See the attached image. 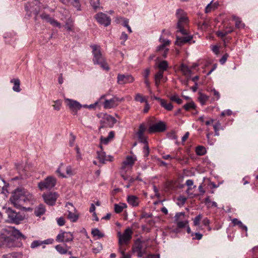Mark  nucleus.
<instances>
[{
	"label": "nucleus",
	"mask_w": 258,
	"mask_h": 258,
	"mask_svg": "<svg viewBox=\"0 0 258 258\" xmlns=\"http://www.w3.org/2000/svg\"><path fill=\"white\" fill-rule=\"evenodd\" d=\"M26 239V237L14 227L3 229L0 232V247L5 245L7 247H21L23 245L19 238Z\"/></svg>",
	"instance_id": "f257e3e1"
},
{
	"label": "nucleus",
	"mask_w": 258,
	"mask_h": 258,
	"mask_svg": "<svg viewBox=\"0 0 258 258\" xmlns=\"http://www.w3.org/2000/svg\"><path fill=\"white\" fill-rule=\"evenodd\" d=\"M10 200L17 209L31 210L30 208L26 209L23 206L32 202L34 200V197L32 194L24 189L17 188L12 192Z\"/></svg>",
	"instance_id": "f03ea898"
},
{
	"label": "nucleus",
	"mask_w": 258,
	"mask_h": 258,
	"mask_svg": "<svg viewBox=\"0 0 258 258\" xmlns=\"http://www.w3.org/2000/svg\"><path fill=\"white\" fill-rule=\"evenodd\" d=\"M92 49L93 62L95 64H99L100 67L106 71L110 70L106 59L103 56L101 51V47L99 45L93 44L91 45Z\"/></svg>",
	"instance_id": "7ed1b4c3"
},
{
	"label": "nucleus",
	"mask_w": 258,
	"mask_h": 258,
	"mask_svg": "<svg viewBox=\"0 0 258 258\" xmlns=\"http://www.w3.org/2000/svg\"><path fill=\"white\" fill-rule=\"evenodd\" d=\"M97 116L100 118V125L98 127V131L100 133H102V130L104 128L113 127L114 124L117 122L116 119L114 117L107 113H101L98 114Z\"/></svg>",
	"instance_id": "20e7f679"
},
{
	"label": "nucleus",
	"mask_w": 258,
	"mask_h": 258,
	"mask_svg": "<svg viewBox=\"0 0 258 258\" xmlns=\"http://www.w3.org/2000/svg\"><path fill=\"white\" fill-rule=\"evenodd\" d=\"M176 16L178 19L177 25L178 31L183 35H187L188 33L184 29V25L188 22L185 12L182 10L178 9L176 11Z\"/></svg>",
	"instance_id": "39448f33"
},
{
	"label": "nucleus",
	"mask_w": 258,
	"mask_h": 258,
	"mask_svg": "<svg viewBox=\"0 0 258 258\" xmlns=\"http://www.w3.org/2000/svg\"><path fill=\"white\" fill-rule=\"evenodd\" d=\"M8 219L12 223L19 224L23 221L25 216L20 212H16L11 208H8L6 210Z\"/></svg>",
	"instance_id": "423d86ee"
},
{
	"label": "nucleus",
	"mask_w": 258,
	"mask_h": 258,
	"mask_svg": "<svg viewBox=\"0 0 258 258\" xmlns=\"http://www.w3.org/2000/svg\"><path fill=\"white\" fill-rule=\"evenodd\" d=\"M117 234L118 238V244L121 246L128 243L132 238L133 231L131 228L128 227L122 234L120 232H118Z\"/></svg>",
	"instance_id": "0eeeda50"
},
{
	"label": "nucleus",
	"mask_w": 258,
	"mask_h": 258,
	"mask_svg": "<svg viewBox=\"0 0 258 258\" xmlns=\"http://www.w3.org/2000/svg\"><path fill=\"white\" fill-rule=\"evenodd\" d=\"M56 183V179L55 177L49 176H47L43 181L40 182L38 186L41 190L44 189H50L55 186Z\"/></svg>",
	"instance_id": "6e6552de"
},
{
	"label": "nucleus",
	"mask_w": 258,
	"mask_h": 258,
	"mask_svg": "<svg viewBox=\"0 0 258 258\" xmlns=\"http://www.w3.org/2000/svg\"><path fill=\"white\" fill-rule=\"evenodd\" d=\"M66 207L68 208V218L72 222H76L79 219L80 214L77 211L76 209L71 203H67Z\"/></svg>",
	"instance_id": "1a4fd4ad"
},
{
	"label": "nucleus",
	"mask_w": 258,
	"mask_h": 258,
	"mask_svg": "<svg viewBox=\"0 0 258 258\" xmlns=\"http://www.w3.org/2000/svg\"><path fill=\"white\" fill-rule=\"evenodd\" d=\"M104 101L103 103V107L105 109H110L116 107L119 103L123 101V98H119L116 96H113L110 99H106L105 98L103 99Z\"/></svg>",
	"instance_id": "9d476101"
},
{
	"label": "nucleus",
	"mask_w": 258,
	"mask_h": 258,
	"mask_svg": "<svg viewBox=\"0 0 258 258\" xmlns=\"http://www.w3.org/2000/svg\"><path fill=\"white\" fill-rule=\"evenodd\" d=\"M74 236L70 232L60 231L56 237V241L58 242H68L72 241Z\"/></svg>",
	"instance_id": "9b49d317"
},
{
	"label": "nucleus",
	"mask_w": 258,
	"mask_h": 258,
	"mask_svg": "<svg viewBox=\"0 0 258 258\" xmlns=\"http://www.w3.org/2000/svg\"><path fill=\"white\" fill-rule=\"evenodd\" d=\"M58 197V194L56 192L43 194L42 195L44 202L49 206L54 205Z\"/></svg>",
	"instance_id": "f8f14e48"
},
{
	"label": "nucleus",
	"mask_w": 258,
	"mask_h": 258,
	"mask_svg": "<svg viewBox=\"0 0 258 258\" xmlns=\"http://www.w3.org/2000/svg\"><path fill=\"white\" fill-rule=\"evenodd\" d=\"M166 130V125L165 122L160 121L150 126L148 128L149 133H160Z\"/></svg>",
	"instance_id": "ddd939ff"
},
{
	"label": "nucleus",
	"mask_w": 258,
	"mask_h": 258,
	"mask_svg": "<svg viewBox=\"0 0 258 258\" xmlns=\"http://www.w3.org/2000/svg\"><path fill=\"white\" fill-rule=\"evenodd\" d=\"M95 18L99 24L105 27H107L111 23L110 18L102 12L97 14L95 16Z\"/></svg>",
	"instance_id": "4468645a"
},
{
	"label": "nucleus",
	"mask_w": 258,
	"mask_h": 258,
	"mask_svg": "<svg viewBox=\"0 0 258 258\" xmlns=\"http://www.w3.org/2000/svg\"><path fill=\"white\" fill-rule=\"evenodd\" d=\"M135 81L134 78L131 75L119 74L117 77V82L119 85L132 83Z\"/></svg>",
	"instance_id": "2eb2a0df"
},
{
	"label": "nucleus",
	"mask_w": 258,
	"mask_h": 258,
	"mask_svg": "<svg viewBox=\"0 0 258 258\" xmlns=\"http://www.w3.org/2000/svg\"><path fill=\"white\" fill-rule=\"evenodd\" d=\"M63 167H64V165L63 163H61L56 171V172L59 174V176L62 178H67L68 176H71L74 174L72 167L70 165L67 166L65 168L67 175L62 172L63 170L62 168Z\"/></svg>",
	"instance_id": "dca6fc26"
},
{
	"label": "nucleus",
	"mask_w": 258,
	"mask_h": 258,
	"mask_svg": "<svg viewBox=\"0 0 258 258\" xmlns=\"http://www.w3.org/2000/svg\"><path fill=\"white\" fill-rule=\"evenodd\" d=\"M64 101L69 108L75 113H76L78 110H80L82 105L79 102L69 98H65Z\"/></svg>",
	"instance_id": "f3484780"
},
{
	"label": "nucleus",
	"mask_w": 258,
	"mask_h": 258,
	"mask_svg": "<svg viewBox=\"0 0 258 258\" xmlns=\"http://www.w3.org/2000/svg\"><path fill=\"white\" fill-rule=\"evenodd\" d=\"M100 147L101 150L97 152V158L99 161L103 164H105L106 161H113V157L111 155L106 156L105 152L103 151L101 145H100Z\"/></svg>",
	"instance_id": "a211bd4d"
},
{
	"label": "nucleus",
	"mask_w": 258,
	"mask_h": 258,
	"mask_svg": "<svg viewBox=\"0 0 258 258\" xmlns=\"http://www.w3.org/2000/svg\"><path fill=\"white\" fill-rule=\"evenodd\" d=\"M136 160V157L134 158L130 156H127L125 160L122 162L121 170H124L127 167L131 169Z\"/></svg>",
	"instance_id": "6ab92c4d"
},
{
	"label": "nucleus",
	"mask_w": 258,
	"mask_h": 258,
	"mask_svg": "<svg viewBox=\"0 0 258 258\" xmlns=\"http://www.w3.org/2000/svg\"><path fill=\"white\" fill-rule=\"evenodd\" d=\"M146 130L145 124L143 123H141L139 128V131L137 133V136L138 137L139 140L142 143H146V139L144 136V133Z\"/></svg>",
	"instance_id": "aec40b11"
},
{
	"label": "nucleus",
	"mask_w": 258,
	"mask_h": 258,
	"mask_svg": "<svg viewBox=\"0 0 258 258\" xmlns=\"http://www.w3.org/2000/svg\"><path fill=\"white\" fill-rule=\"evenodd\" d=\"M40 17L42 19L50 23L52 25L55 26L58 28H60L61 27L60 24L54 19L50 18L49 15L43 13L40 15Z\"/></svg>",
	"instance_id": "412c9836"
},
{
	"label": "nucleus",
	"mask_w": 258,
	"mask_h": 258,
	"mask_svg": "<svg viewBox=\"0 0 258 258\" xmlns=\"http://www.w3.org/2000/svg\"><path fill=\"white\" fill-rule=\"evenodd\" d=\"M193 37L192 35H187L185 37H176V40L175 41V44L177 45H182L185 44L192 39Z\"/></svg>",
	"instance_id": "4be33fe9"
},
{
	"label": "nucleus",
	"mask_w": 258,
	"mask_h": 258,
	"mask_svg": "<svg viewBox=\"0 0 258 258\" xmlns=\"http://www.w3.org/2000/svg\"><path fill=\"white\" fill-rule=\"evenodd\" d=\"M127 203L133 207H137L139 204V200L137 197L134 195L128 196L126 199Z\"/></svg>",
	"instance_id": "5701e85b"
},
{
	"label": "nucleus",
	"mask_w": 258,
	"mask_h": 258,
	"mask_svg": "<svg viewBox=\"0 0 258 258\" xmlns=\"http://www.w3.org/2000/svg\"><path fill=\"white\" fill-rule=\"evenodd\" d=\"M115 133L114 131H110L107 137H100V143L104 145H107L114 138Z\"/></svg>",
	"instance_id": "b1692460"
},
{
	"label": "nucleus",
	"mask_w": 258,
	"mask_h": 258,
	"mask_svg": "<svg viewBox=\"0 0 258 258\" xmlns=\"http://www.w3.org/2000/svg\"><path fill=\"white\" fill-rule=\"evenodd\" d=\"M180 70L183 75L189 78L191 75V69L186 65L181 64L180 66Z\"/></svg>",
	"instance_id": "393cba45"
},
{
	"label": "nucleus",
	"mask_w": 258,
	"mask_h": 258,
	"mask_svg": "<svg viewBox=\"0 0 258 258\" xmlns=\"http://www.w3.org/2000/svg\"><path fill=\"white\" fill-rule=\"evenodd\" d=\"M45 211L46 209L44 205L40 204L35 209L34 213L36 216L40 217L41 216L44 214Z\"/></svg>",
	"instance_id": "a878e982"
},
{
	"label": "nucleus",
	"mask_w": 258,
	"mask_h": 258,
	"mask_svg": "<svg viewBox=\"0 0 258 258\" xmlns=\"http://www.w3.org/2000/svg\"><path fill=\"white\" fill-rule=\"evenodd\" d=\"M163 72H158L155 75V85L157 88L159 87L161 80L163 79Z\"/></svg>",
	"instance_id": "bb28decb"
},
{
	"label": "nucleus",
	"mask_w": 258,
	"mask_h": 258,
	"mask_svg": "<svg viewBox=\"0 0 258 258\" xmlns=\"http://www.w3.org/2000/svg\"><path fill=\"white\" fill-rule=\"evenodd\" d=\"M127 208V205L124 203H119V204H115L114 205V212L116 213H121L123 209Z\"/></svg>",
	"instance_id": "cd10ccee"
},
{
	"label": "nucleus",
	"mask_w": 258,
	"mask_h": 258,
	"mask_svg": "<svg viewBox=\"0 0 258 258\" xmlns=\"http://www.w3.org/2000/svg\"><path fill=\"white\" fill-rule=\"evenodd\" d=\"M186 185L188 186V188L186 190L187 193L189 195H195L191 192V190L192 188H196V185H194V181L191 179H188L186 181Z\"/></svg>",
	"instance_id": "c85d7f7f"
},
{
	"label": "nucleus",
	"mask_w": 258,
	"mask_h": 258,
	"mask_svg": "<svg viewBox=\"0 0 258 258\" xmlns=\"http://www.w3.org/2000/svg\"><path fill=\"white\" fill-rule=\"evenodd\" d=\"M219 6V4L217 2H216L212 4V2H211L210 4H209L205 8V13H208L212 11H213L216 9Z\"/></svg>",
	"instance_id": "c756f323"
},
{
	"label": "nucleus",
	"mask_w": 258,
	"mask_h": 258,
	"mask_svg": "<svg viewBox=\"0 0 258 258\" xmlns=\"http://www.w3.org/2000/svg\"><path fill=\"white\" fill-rule=\"evenodd\" d=\"M232 223H233L234 226L238 225L239 227L242 230L247 231V227L245 225H243L242 223L238 219L234 218L232 219Z\"/></svg>",
	"instance_id": "7c9ffc66"
},
{
	"label": "nucleus",
	"mask_w": 258,
	"mask_h": 258,
	"mask_svg": "<svg viewBox=\"0 0 258 258\" xmlns=\"http://www.w3.org/2000/svg\"><path fill=\"white\" fill-rule=\"evenodd\" d=\"M159 69V72H163L166 71L168 68V63L166 60H162L158 64Z\"/></svg>",
	"instance_id": "2f4dec72"
},
{
	"label": "nucleus",
	"mask_w": 258,
	"mask_h": 258,
	"mask_svg": "<svg viewBox=\"0 0 258 258\" xmlns=\"http://www.w3.org/2000/svg\"><path fill=\"white\" fill-rule=\"evenodd\" d=\"M11 82L14 83L13 89L14 91L19 92L21 91L20 87V81L18 79H14L11 81Z\"/></svg>",
	"instance_id": "473e14b6"
},
{
	"label": "nucleus",
	"mask_w": 258,
	"mask_h": 258,
	"mask_svg": "<svg viewBox=\"0 0 258 258\" xmlns=\"http://www.w3.org/2000/svg\"><path fill=\"white\" fill-rule=\"evenodd\" d=\"M232 19L235 22V27L236 28H240L244 27V24L242 22L241 19L239 17L233 15L232 16Z\"/></svg>",
	"instance_id": "72a5a7b5"
},
{
	"label": "nucleus",
	"mask_w": 258,
	"mask_h": 258,
	"mask_svg": "<svg viewBox=\"0 0 258 258\" xmlns=\"http://www.w3.org/2000/svg\"><path fill=\"white\" fill-rule=\"evenodd\" d=\"M160 105L162 107L168 111H171L173 108L172 104L170 102L168 103L167 101L164 99L162 100Z\"/></svg>",
	"instance_id": "f704fd0d"
},
{
	"label": "nucleus",
	"mask_w": 258,
	"mask_h": 258,
	"mask_svg": "<svg viewBox=\"0 0 258 258\" xmlns=\"http://www.w3.org/2000/svg\"><path fill=\"white\" fill-rule=\"evenodd\" d=\"M133 251L134 253H136L137 255L139 257H141L143 255L144 253L142 251V247L140 244L134 247Z\"/></svg>",
	"instance_id": "c9c22d12"
},
{
	"label": "nucleus",
	"mask_w": 258,
	"mask_h": 258,
	"mask_svg": "<svg viewBox=\"0 0 258 258\" xmlns=\"http://www.w3.org/2000/svg\"><path fill=\"white\" fill-rule=\"evenodd\" d=\"M166 46L163 44H161L157 47V51L159 52L162 50H164V53L162 54L163 57L165 58L167 56L169 49L165 48Z\"/></svg>",
	"instance_id": "e433bc0d"
},
{
	"label": "nucleus",
	"mask_w": 258,
	"mask_h": 258,
	"mask_svg": "<svg viewBox=\"0 0 258 258\" xmlns=\"http://www.w3.org/2000/svg\"><path fill=\"white\" fill-rule=\"evenodd\" d=\"M199 100L201 104L202 105H205L206 102L208 101L209 99V97L207 96L206 95L201 93L199 92Z\"/></svg>",
	"instance_id": "4c0bfd02"
},
{
	"label": "nucleus",
	"mask_w": 258,
	"mask_h": 258,
	"mask_svg": "<svg viewBox=\"0 0 258 258\" xmlns=\"http://www.w3.org/2000/svg\"><path fill=\"white\" fill-rule=\"evenodd\" d=\"M233 28L232 27H229L228 28V32H225L224 31H217L216 32V35L222 38H224L225 36H226L227 34L231 33L233 31Z\"/></svg>",
	"instance_id": "58836bf2"
},
{
	"label": "nucleus",
	"mask_w": 258,
	"mask_h": 258,
	"mask_svg": "<svg viewBox=\"0 0 258 258\" xmlns=\"http://www.w3.org/2000/svg\"><path fill=\"white\" fill-rule=\"evenodd\" d=\"M197 107L195 103L192 101H190L185 104H184L183 106V108L186 110L188 111L191 109H192L194 110H196V108Z\"/></svg>",
	"instance_id": "ea45409f"
},
{
	"label": "nucleus",
	"mask_w": 258,
	"mask_h": 258,
	"mask_svg": "<svg viewBox=\"0 0 258 258\" xmlns=\"http://www.w3.org/2000/svg\"><path fill=\"white\" fill-rule=\"evenodd\" d=\"M91 234L94 237L97 236L98 238L104 237V234L101 233L98 228H94L92 230Z\"/></svg>",
	"instance_id": "a19ab883"
},
{
	"label": "nucleus",
	"mask_w": 258,
	"mask_h": 258,
	"mask_svg": "<svg viewBox=\"0 0 258 258\" xmlns=\"http://www.w3.org/2000/svg\"><path fill=\"white\" fill-rule=\"evenodd\" d=\"M206 149L203 146H198L196 149V152L197 155L202 156L206 153Z\"/></svg>",
	"instance_id": "79ce46f5"
},
{
	"label": "nucleus",
	"mask_w": 258,
	"mask_h": 258,
	"mask_svg": "<svg viewBox=\"0 0 258 258\" xmlns=\"http://www.w3.org/2000/svg\"><path fill=\"white\" fill-rule=\"evenodd\" d=\"M55 249L61 254H64L67 253L68 249L64 248L60 244L56 245L55 246Z\"/></svg>",
	"instance_id": "37998d69"
},
{
	"label": "nucleus",
	"mask_w": 258,
	"mask_h": 258,
	"mask_svg": "<svg viewBox=\"0 0 258 258\" xmlns=\"http://www.w3.org/2000/svg\"><path fill=\"white\" fill-rule=\"evenodd\" d=\"M169 98L171 101L176 102L178 104H180L182 103V99L179 97L177 94H174L169 97Z\"/></svg>",
	"instance_id": "c03bdc74"
},
{
	"label": "nucleus",
	"mask_w": 258,
	"mask_h": 258,
	"mask_svg": "<svg viewBox=\"0 0 258 258\" xmlns=\"http://www.w3.org/2000/svg\"><path fill=\"white\" fill-rule=\"evenodd\" d=\"M185 217V213L184 212L177 213L175 215V221L176 223L178 221H182Z\"/></svg>",
	"instance_id": "a18cd8bd"
},
{
	"label": "nucleus",
	"mask_w": 258,
	"mask_h": 258,
	"mask_svg": "<svg viewBox=\"0 0 258 258\" xmlns=\"http://www.w3.org/2000/svg\"><path fill=\"white\" fill-rule=\"evenodd\" d=\"M135 101L137 102H140L141 103H146V101H147V100H146L145 97L140 93H137L136 94L135 97Z\"/></svg>",
	"instance_id": "49530a36"
},
{
	"label": "nucleus",
	"mask_w": 258,
	"mask_h": 258,
	"mask_svg": "<svg viewBox=\"0 0 258 258\" xmlns=\"http://www.w3.org/2000/svg\"><path fill=\"white\" fill-rule=\"evenodd\" d=\"M186 199L185 197L180 196L177 199V204L179 206H182L185 204Z\"/></svg>",
	"instance_id": "de8ad7c7"
},
{
	"label": "nucleus",
	"mask_w": 258,
	"mask_h": 258,
	"mask_svg": "<svg viewBox=\"0 0 258 258\" xmlns=\"http://www.w3.org/2000/svg\"><path fill=\"white\" fill-rule=\"evenodd\" d=\"M71 4L75 7L77 11H81V5L79 0H72Z\"/></svg>",
	"instance_id": "09e8293b"
},
{
	"label": "nucleus",
	"mask_w": 258,
	"mask_h": 258,
	"mask_svg": "<svg viewBox=\"0 0 258 258\" xmlns=\"http://www.w3.org/2000/svg\"><path fill=\"white\" fill-rule=\"evenodd\" d=\"M213 127H214L215 135L219 136V131L221 127V123L219 121H216L214 124Z\"/></svg>",
	"instance_id": "8fccbe9b"
},
{
	"label": "nucleus",
	"mask_w": 258,
	"mask_h": 258,
	"mask_svg": "<svg viewBox=\"0 0 258 258\" xmlns=\"http://www.w3.org/2000/svg\"><path fill=\"white\" fill-rule=\"evenodd\" d=\"M102 244L100 242H97L96 246L92 248V251L94 253H98L102 249Z\"/></svg>",
	"instance_id": "3c124183"
},
{
	"label": "nucleus",
	"mask_w": 258,
	"mask_h": 258,
	"mask_svg": "<svg viewBox=\"0 0 258 258\" xmlns=\"http://www.w3.org/2000/svg\"><path fill=\"white\" fill-rule=\"evenodd\" d=\"M202 215L199 214L197 216H196L194 219H193L194 225L199 226L200 225V221L202 220Z\"/></svg>",
	"instance_id": "603ef678"
},
{
	"label": "nucleus",
	"mask_w": 258,
	"mask_h": 258,
	"mask_svg": "<svg viewBox=\"0 0 258 258\" xmlns=\"http://www.w3.org/2000/svg\"><path fill=\"white\" fill-rule=\"evenodd\" d=\"M188 222L187 220L180 221L176 223L177 226L178 228H182L186 227L188 225Z\"/></svg>",
	"instance_id": "864d4df0"
},
{
	"label": "nucleus",
	"mask_w": 258,
	"mask_h": 258,
	"mask_svg": "<svg viewBox=\"0 0 258 258\" xmlns=\"http://www.w3.org/2000/svg\"><path fill=\"white\" fill-rule=\"evenodd\" d=\"M73 23L72 21L66 22L65 27L68 31H73Z\"/></svg>",
	"instance_id": "5fc2aeb1"
},
{
	"label": "nucleus",
	"mask_w": 258,
	"mask_h": 258,
	"mask_svg": "<svg viewBox=\"0 0 258 258\" xmlns=\"http://www.w3.org/2000/svg\"><path fill=\"white\" fill-rule=\"evenodd\" d=\"M90 2L94 10H96L99 7V0H90Z\"/></svg>",
	"instance_id": "6e6d98bb"
},
{
	"label": "nucleus",
	"mask_w": 258,
	"mask_h": 258,
	"mask_svg": "<svg viewBox=\"0 0 258 258\" xmlns=\"http://www.w3.org/2000/svg\"><path fill=\"white\" fill-rule=\"evenodd\" d=\"M61 106V101L57 100L54 101V104L53 105V108L56 110H59Z\"/></svg>",
	"instance_id": "4d7b16f0"
},
{
	"label": "nucleus",
	"mask_w": 258,
	"mask_h": 258,
	"mask_svg": "<svg viewBox=\"0 0 258 258\" xmlns=\"http://www.w3.org/2000/svg\"><path fill=\"white\" fill-rule=\"evenodd\" d=\"M105 97V95H102L100 98L99 99V100L95 102L94 104H91L90 106H89V108H94L95 107H96L98 105L99 103H100L102 100Z\"/></svg>",
	"instance_id": "13d9d810"
},
{
	"label": "nucleus",
	"mask_w": 258,
	"mask_h": 258,
	"mask_svg": "<svg viewBox=\"0 0 258 258\" xmlns=\"http://www.w3.org/2000/svg\"><path fill=\"white\" fill-rule=\"evenodd\" d=\"M42 245V241L39 240H35L33 241L31 244V247L32 248H35L38 246Z\"/></svg>",
	"instance_id": "bf43d9fd"
},
{
	"label": "nucleus",
	"mask_w": 258,
	"mask_h": 258,
	"mask_svg": "<svg viewBox=\"0 0 258 258\" xmlns=\"http://www.w3.org/2000/svg\"><path fill=\"white\" fill-rule=\"evenodd\" d=\"M159 40L162 44L166 46L169 45L171 42L169 40L163 38L162 36H160Z\"/></svg>",
	"instance_id": "052dcab7"
},
{
	"label": "nucleus",
	"mask_w": 258,
	"mask_h": 258,
	"mask_svg": "<svg viewBox=\"0 0 258 258\" xmlns=\"http://www.w3.org/2000/svg\"><path fill=\"white\" fill-rule=\"evenodd\" d=\"M211 91L213 93V95L214 96V99L218 100L220 99V94L218 91H217L215 89H212Z\"/></svg>",
	"instance_id": "680f3d73"
},
{
	"label": "nucleus",
	"mask_w": 258,
	"mask_h": 258,
	"mask_svg": "<svg viewBox=\"0 0 258 258\" xmlns=\"http://www.w3.org/2000/svg\"><path fill=\"white\" fill-rule=\"evenodd\" d=\"M143 143L145 144V146L144 147V152L145 153V155L146 156H148L150 153V150H149V146L148 145L147 141L146 140V143Z\"/></svg>",
	"instance_id": "e2e57ef3"
},
{
	"label": "nucleus",
	"mask_w": 258,
	"mask_h": 258,
	"mask_svg": "<svg viewBox=\"0 0 258 258\" xmlns=\"http://www.w3.org/2000/svg\"><path fill=\"white\" fill-rule=\"evenodd\" d=\"M77 152L76 159L78 161H80L82 159V154L80 151V149L78 146L76 147Z\"/></svg>",
	"instance_id": "0e129e2a"
},
{
	"label": "nucleus",
	"mask_w": 258,
	"mask_h": 258,
	"mask_svg": "<svg viewBox=\"0 0 258 258\" xmlns=\"http://www.w3.org/2000/svg\"><path fill=\"white\" fill-rule=\"evenodd\" d=\"M57 223L60 226H63L65 224V220L63 217H59L57 219Z\"/></svg>",
	"instance_id": "69168bd1"
},
{
	"label": "nucleus",
	"mask_w": 258,
	"mask_h": 258,
	"mask_svg": "<svg viewBox=\"0 0 258 258\" xmlns=\"http://www.w3.org/2000/svg\"><path fill=\"white\" fill-rule=\"evenodd\" d=\"M119 250L122 254V256L121 258H131V256L129 254H125L124 253V250L122 249L121 247H120L119 248Z\"/></svg>",
	"instance_id": "338daca9"
},
{
	"label": "nucleus",
	"mask_w": 258,
	"mask_h": 258,
	"mask_svg": "<svg viewBox=\"0 0 258 258\" xmlns=\"http://www.w3.org/2000/svg\"><path fill=\"white\" fill-rule=\"evenodd\" d=\"M228 56V55L227 53H226V54H224V55L222 57V58L220 59V62L222 64H224V63L226 62V60H227V59Z\"/></svg>",
	"instance_id": "774afa93"
}]
</instances>
